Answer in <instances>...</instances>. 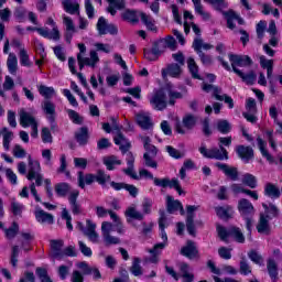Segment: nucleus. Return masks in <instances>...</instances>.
<instances>
[{
	"mask_svg": "<svg viewBox=\"0 0 282 282\" xmlns=\"http://www.w3.org/2000/svg\"><path fill=\"white\" fill-rule=\"evenodd\" d=\"M39 93L46 99L42 102V109L46 116V120L51 124V131H58V124H56V105L50 100L56 94L54 87L40 86Z\"/></svg>",
	"mask_w": 282,
	"mask_h": 282,
	"instance_id": "obj_1",
	"label": "nucleus"
},
{
	"mask_svg": "<svg viewBox=\"0 0 282 282\" xmlns=\"http://www.w3.org/2000/svg\"><path fill=\"white\" fill-rule=\"evenodd\" d=\"M218 147L219 148H206V144L202 143L200 148L198 149L199 153L203 158L207 160H228V150L224 147H230L232 144V137H220L218 139Z\"/></svg>",
	"mask_w": 282,
	"mask_h": 282,
	"instance_id": "obj_2",
	"label": "nucleus"
},
{
	"mask_svg": "<svg viewBox=\"0 0 282 282\" xmlns=\"http://www.w3.org/2000/svg\"><path fill=\"white\" fill-rule=\"evenodd\" d=\"M29 160V173L26 174V180L32 182L35 180V183L30 185L31 195L35 198V202L41 203V196L36 192V186H43V174H41V163L36 160H33L32 155L28 156Z\"/></svg>",
	"mask_w": 282,
	"mask_h": 282,
	"instance_id": "obj_3",
	"label": "nucleus"
},
{
	"mask_svg": "<svg viewBox=\"0 0 282 282\" xmlns=\"http://www.w3.org/2000/svg\"><path fill=\"white\" fill-rule=\"evenodd\" d=\"M159 227L161 230V238L163 239V242L154 245V247L149 250L150 254H152V257L150 258L151 263H158V257H160L162 250L166 248V241H169V237L166 236V231L164 230V228H166V214L164 213V210H160Z\"/></svg>",
	"mask_w": 282,
	"mask_h": 282,
	"instance_id": "obj_4",
	"label": "nucleus"
},
{
	"mask_svg": "<svg viewBox=\"0 0 282 282\" xmlns=\"http://www.w3.org/2000/svg\"><path fill=\"white\" fill-rule=\"evenodd\" d=\"M151 208H153V199L148 197L143 198L142 202L143 213L135 207H128L124 212L128 224H131L132 219L135 221H144V215H151Z\"/></svg>",
	"mask_w": 282,
	"mask_h": 282,
	"instance_id": "obj_5",
	"label": "nucleus"
},
{
	"mask_svg": "<svg viewBox=\"0 0 282 282\" xmlns=\"http://www.w3.org/2000/svg\"><path fill=\"white\" fill-rule=\"evenodd\" d=\"M203 91H206V94H210V91H213V96L216 98V100H219L220 102L224 101L226 105H228L229 109H235V100H232V97L226 94L221 95V88L215 85L204 84Z\"/></svg>",
	"mask_w": 282,
	"mask_h": 282,
	"instance_id": "obj_6",
	"label": "nucleus"
},
{
	"mask_svg": "<svg viewBox=\"0 0 282 282\" xmlns=\"http://www.w3.org/2000/svg\"><path fill=\"white\" fill-rule=\"evenodd\" d=\"M150 105L156 111H164V109H166V106H167L166 91L164 88H161V89L154 91V94L150 98Z\"/></svg>",
	"mask_w": 282,
	"mask_h": 282,
	"instance_id": "obj_7",
	"label": "nucleus"
},
{
	"mask_svg": "<svg viewBox=\"0 0 282 282\" xmlns=\"http://www.w3.org/2000/svg\"><path fill=\"white\" fill-rule=\"evenodd\" d=\"M154 182L155 186H161V188H175L176 192L178 193V195H186V192H184V189H182V185H180V181L177 178H158L154 177L152 178Z\"/></svg>",
	"mask_w": 282,
	"mask_h": 282,
	"instance_id": "obj_8",
	"label": "nucleus"
},
{
	"mask_svg": "<svg viewBox=\"0 0 282 282\" xmlns=\"http://www.w3.org/2000/svg\"><path fill=\"white\" fill-rule=\"evenodd\" d=\"M86 226L87 228H85V225H83V223L80 221L77 223L78 230L84 232V235L88 237L89 241H91L93 243H98V232H96V224L87 219Z\"/></svg>",
	"mask_w": 282,
	"mask_h": 282,
	"instance_id": "obj_9",
	"label": "nucleus"
},
{
	"mask_svg": "<svg viewBox=\"0 0 282 282\" xmlns=\"http://www.w3.org/2000/svg\"><path fill=\"white\" fill-rule=\"evenodd\" d=\"M229 61L234 72H239L237 67H250L252 58L248 55L229 54Z\"/></svg>",
	"mask_w": 282,
	"mask_h": 282,
	"instance_id": "obj_10",
	"label": "nucleus"
},
{
	"mask_svg": "<svg viewBox=\"0 0 282 282\" xmlns=\"http://www.w3.org/2000/svg\"><path fill=\"white\" fill-rule=\"evenodd\" d=\"M89 56L90 57H84L82 54H77L79 69H83L85 65L91 67V69L96 67V64L100 61L98 53L96 51H90Z\"/></svg>",
	"mask_w": 282,
	"mask_h": 282,
	"instance_id": "obj_11",
	"label": "nucleus"
},
{
	"mask_svg": "<svg viewBox=\"0 0 282 282\" xmlns=\"http://www.w3.org/2000/svg\"><path fill=\"white\" fill-rule=\"evenodd\" d=\"M238 213L242 217H254V205H252L248 198H240L237 206Z\"/></svg>",
	"mask_w": 282,
	"mask_h": 282,
	"instance_id": "obj_12",
	"label": "nucleus"
},
{
	"mask_svg": "<svg viewBox=\"0 0 282 282\" xmlns=\"http://www.w3.org/2000/svg\"><path fill=\"white\" fill-rule=\"evenodd\" d=\"M181 254L187 259H199V250L193 240H188L186 246L181 249Z\"/></svg>",
	"mask_w": 282,
	"mask_h": 282,
	"instance_id": "obj_13",
	"label": "nucleus"
},
{
	"mask_svg": "<svg viewBox=\"0 0 282 282\" xmlns=\"http://www.w3.org/2000/svg\"><path fill=\"white\" fill-rule=\"evenodd\" d=\"M78 195H80V192L74 189L68 196V203L73 215H83V205L78 203Z\"/></svg>",
	"mask_w": 282,
	"mask_h": 282,
	"instance_id": "obj_14",
	"label": "nucleus"
},
{
	"mask_svg": "<svg viewBox=\"0 0 282 282\" xmlns=\"http://www.w3.org/2000/svg\"><path fill=\"white\" fill-rule=\"evenodd\" d=\"M216 167L219 169V171H223V173L226 175V177H229L231 182H237L239 180V170L237 167H232L226 163H216Z\"/></svg>",
	"mask_w": 282,
	"mask_h": 282,
	"instance_id": "obj_15",
	"label": "nucleus"
},
{
	"mask_svg": "<svg viewBox=\"0 0 282 282\" xmlns=\"http://www.w3.org/2000/svg\"><path fill=\"white\" fill-rule=\"evenodd\" d=\"M97 30L100 34V36H102L104 34H118V28H116V25L113 24H108L107 20L105 18H99L98 23H97Z\"/></svg>",
	"mask_w": 282,
	"mask_h": 282,
	"instance_id": "obj_16",
	"label": "nucleus"
},
{
	"mask_svg": "<svg viewBox=\"0 0 282 282\" xmlns=\"http://www.w3.org/2000/svg\"><path fill=\"white\" fill-rule=\"evenodd\" d=\"M236 153L240 160H243L246 164L250 162V160H254V150L251 147L246 145H237Z\"/></svg>",
	"mask_w": 282,
	"mask_h": 282,
	"instance_id": "obj_17",
	"label": "nucleus"
},
{
	"mask_svg": "<svg viewBox=\"0 0 282 282\" xmlns=\"http://www.w3.org/2000/svg\"><path fill=\"white\" fill-rule=\"evenodd\" d=\"M270 219H272L270 215L260 214L259 223L257 225V230L260 235H270Z\"/></svg>",
	"mask_w": 282,
	"mask_h": 282,
	"instance_id": "obj_18",
	"label": "nucleus"
},
{
	"mask_svg": "<svg viewBox=\"0 0 282 282\" xmlns=\"http://www.w3.org/2000/svg\"><path fill=\"white\" fill-rule=\"evenodd\" d=\"M111 188L115 191H127L129 192V195L132 197H138V193H140V189L135 187V185L127 184V183H116L115 181L110 182Z\"/></svg>",
	"mask_w": 282,
	"mask_h": 282,
	"instance_id": "obj_19",
	"label": "nucleus"
},
{
	"mask_svg": "<svg viewBox=\"0 0 282 282\" xmlns=\"http://www.w3.org/2000/svg\"><path fill=\"white\" fill-rule=\"evenodd\" d=\"M19 116H20V124L24 129L37 123L36 118H34V116H32V113L25 111V109H23V108L20 109Z\"/></svg>",
	"mask_w": 282,
	"mask_h": 282,
	"instance_id": "obj_20",
	"label": "nucleus"
},
{
	"mask_svg": "<svg viewBox=\"0 0 282 282\" xmlns=\"http://www.w3.org/2000/svg\"><path fill=\"white\" fill-rule=\"evenodd\" d=\"M267 270L272 282L279 281V264L274 259L269 258L267 260Z\"/></svg>",
	"mask_w": 282,
	"mask_h": 282,
	"instance_id": "obj_21",
	"label": "nucleus"
},
{
	"mask_svg": "<svg viewBox=\"0 0 282 282\" xmlns=\"http://www.w3.org/2000/svg\"><path fill=\"white\" fill-rule=\"evenodd\" d=\"M75 140L79 147H86V144L89 142V128H79V130L75 132Z\"/></svg>",
	"mask_w": 282,
	"mask_h": 282,
	"instance_id": "obj_22",
	"label": "nucleus"
},
{
	"mask_svg": "<svg viewBox=\"0 0 282 282\" xmlns=\"http://www.w3.org/2000/svg\"><path fill=\"white\" fill-rule=\"evenodd\" d=\"M34 215H35V219H36V221H39V224H48V225L54 224V215H52L41 208H37L34 213Z\"/></svg>",
	"mask_w": 282,
	"mask_h": 282,
	"instance_id": "obj_23",
	"label": "nucleus"
},
{
	"mask_svg": "<svg viewBox=\"0 0 282 282\" xmlns=\"http://www.w3.org/2000/svg\"><path fill=\"white\" fill-rule=\"evenodd\" d=\"M155 44L161 48L162 52L169 47L170 50H175L177 47V41L173 35H167L165 39H161Z\"/></svg>",
	"mask_w": 282,
	"mask_h": 282,
	"instance_id": "obj_24",
	"label": "nucleus"
},
{
	"mask_svg": "<svg viewBox=\"0 0 282 282\" xmlns=\"http://www.w3.org/2000/svg\"><path fill=\"white\" fill-rule=\"evenodd\" d=\"M215 212L219 219H232V215H235V210L230 205L215 207Z\"/></svg>",
	"mask_w": 282,
	"mask_h": 282,
	"instance_id": "obj_25",
	"label": "nucleus"
},
{
	"mask_svg": "<svg viewBox=\"0 0 282 282\" xmlns=\"http://www.w3.org/2000/svg\"><path fill=\"white\" fill-rule=\"evenodd\" d=\"M113 140H115V144H117V147H119V149L123 155H124V153H127L129 151V149H131V142H129L124 138V134L118 133V134H116Z\"/></svg>",
	"mask_w": 282,
	"mask_h": 282,
	"instance_id": "obj_26",
	"label": "nucleus"
},
{
	"mask_svg": "<svg viewBox=\"0 0 282 282\" xmlns=\"http://www.w3.org/2000/svg\"><path fill=\"white\" fill-rule=\"evenodd\" d=\"M51 256L53 259H63V240L51 241Z\"/></svg>",
	"mask_w": 282,
	"mask_h": 282,
	"instance_id": "obj_27",
	"label": "nucleus"
},
{
	"mask_svg": "<svg viewBox=\"0 0 282 282\" xmlns=\"http://www.w3.org/2000/svg\"><path fill=\"white\" fill-rule=\"evenodd\" d=\"M64 24L66 26V41L68 43H72V39L74 34H76V26L74 25V21L69 17H64L63 18Z\"/></svg>",
	"mask_w": 282,
	"mask_h": 282,
	"instance_id": "obj_28",
	"label": "nucleus"
},
{
	"mask_svg": "<svg viewBox=\"0 0 282 282\" xmlns=\"http://www.w3.org/2000/svg\"><path fill=\"white\" fill-rule=\"evenodd\" d=\"M143 149H145L144 155H150L151 158H158V148L151 144V138L142 137Z\"/></svg>",
	"mask_w": 282,
	"mask_h": 282,
	"instance_id": "obj_29",
	"label": "nucleus"
},
{
	"mask_svg": "<svg viewBox=\"0 0 282 282\" xmlns=\"http://www.w3.org/2000/svg\"><path fill=\"white\" fill-rule=\"evenodd\" d=\"M79 188H85V184L88 186L96 182V175L94 174H84L83 172H78L77 176Z\"/></svg>",
	"mask_w": 282,
	"mask_h": 282,
	"instance_id": "obj_30",
	"label": "nucleus"
},
{
	"mask_svg": "<svg viewBox=\"0 0 282 282\" xmlns=\"http://www.w3.org/2000/svg\"><path fill=\"white\" fill-rule=\"evenodd\" d=\"M164 54L163 51H161L160 46L154 42L151 51H144V57L148 61H158L160 56Z\"/></svg>",
	"mask_w": 282,
	"mask_h": 282,
	"instance_id": "obj_31",
	"label": "nucleus"
},
{
	"mask_svg": "<svg viewBox=\"0 0 282 282\" xmlns=\"http://www.w3.org/2000/svg\"><path fill=\"white\" fill-rule=\"evenodd\" d=\"M257 142H258V148L260 150L262 158H265V160L269 161V164H274V158L271 156L270 152H268V149H265V147H267L265 141H263V139L258 137Z\"/></svg>",
	"mask_w": 282,
	"mask_h": 282,
	"instance_id": "obj_32",
	"label": "nucleus"
},
{
	"mask_svg": "<svg viewBox=\"0 0 282 282\" xmlns=\"http://www.w3.org/2000/svg\"><path fill=\"white\" fill-rule=\"evenodd\" d=\"M181 206L182 202L175 200V198H173V196L171 195L166 196V210L167 213H170V215H173V213H177Z\"/></svg>",
	"mask_w": 282,
	"mask_h": 282,
	"instance_id": "obj_33",
	"label": "nucleus"
},
{
	"mask_svg": "<svg viewBox=\"0 0 282 282\" xmlns=\"http://www.w3.org/2000/svg\"><path fill=\"white\" fill-rule=\"evenodd\" d=\"M137 123L141 129L149 130L153 127V122L151 121V117L149 115L139 113L137 115Z\"/></svg>",
	"mask_w": 282,
	"mask_h": 282,
	"instance_id": "obj_34",
	"label": "nucleus"
},
{
	"mask_svg": "<svg viewBox=\"0 0 282 282\" xmlns=\"http://www.w3.org/2000/svg\"><path fill=\"white\" fill-rule=\"evenodd\" d=\"M236 74L246 85H254L257 83V75L252 72H236Z\"/></svg>",
	"mask_w": 282,
	"mask_h": 282,
	"instance_id": "obj_35",
	"label": "nucleus"
},
{
	"mask_svg": "<svg viewBox=\"0 0 282 282\" xmlns=\"http://www.w3.org/2000/svg\"><path fill=\"white\" fill-rule=\"evenodd\" d=\"M229 237H234L235 241L238 243H246V236L239 227H229Z\"/></svg>",
	"mask_w": 282,
	"mask_h": 282,
	"instance_id": "obj_36",
	"label": "nucleus"
},
{
	"mask_svg": "<svg viewBox=\"0 0 282 282\" xmlns=\"http://www.w3.org/2000/svg\"><path fill=\"white\" fill-rule=\"evenodd\" d=\"M104 164L108 171H113L116 166H120V164H122V161L118 160V156L116 155H110L104 158Z\"/></svg>",
	"mask_w": 282,
	"mask_h": 282,
	"instance_id": "obj_37",
	"label": "nucleus"
},
{
	"mask_svg": "<svg viewBox=\"0 0 282 282\" xmlns=\"http://www.w3.org/2000/svg\"><path fill=\"white\" fill-rule=\"evenodd\" d=\"M141 21L144 23L148 30L151 32H158V26H155V20L151 18V15H148L147 13H140Z\"/></svg>",
	"mask_w": 282,
	"mask_h": 282,
	"instance_id": "obj_38",
	"label": "nucleus"
},
{
	"mask_svg": "<svg viewBox=\"0 0 282 282\" xmlns=\"http://www.w3.org/2000/svg\"><path fill=\"white\" fill-rule=\"evenodd\" d=\"M264 194L268 197H273L274 199H279L281 197V191L272 183H268L264 188Z\"/></svg>",
	"mask_w": 282,
	"mask_h": 282,
	"instance_id": "obj_39",
	"label": "nucleus"
},
{
	"mask_svg": "<svg viewBox=\"0 0 282 282\" xmlns=\"http://www.w3.org/2000/svg\"><path fill=\"white\" fill-rule=\"evenodd\" d=\"M140 263V258H133L132 265L130 267V272L133 274V276H142V274H144Z\"/></svg>",
	"mask_w": 282,
	"mask_h": 282,
	"instance_id": "obj_40",
	"label": "nucleus"
},
{
	"mask_svg": "<svg viewBox=\"0 0 282 282\" xmlns=\"http://www.w3.org/2000/svg\"><path fill=\"white\" fill-rule=\"evenodd\" d=\"M239 271L240 274H243L245 276H248V274H252V267H250V263H248V259L246 257H241L240 263H239Z\"/></svg>",
	"mask_w": 282,
	"mask_h": 282,
	"instance_id": "obj_41",
	"label": "nucleus"
},
{
	"mask_svg": "<svg viewBox=\"0 0 282 282\" xmlns=\"http://www.w3.org/2000/svg\"><path fill=\"white\" fill-rule=\"evenodd\" d=\"M193 47L197 54H202V50H213V45L208 43H204V40L202 39H195L193 43Z\"/></svg>",
	"mask_w": 282,
	"mask_h": 282,
	"instance_id": "obj_42",
	"label": "nucleus"
},
{
	"mask_svg": "<svg viewBox=\"0 0 282 282\" xmlns=\"http://www.w3.org/2000/svg\"><path fill=\"white\" fill-rule=\"evenodd\" d=\"M197 124V117L193 115H185L183 117V127L184 129H187V131H191Z\"/></svg>",
	"mask_w": 282,
	"mask_h": 282,
	"instance_id": "obj_43",
	"label": "nucleus"
},
{
	"mask_svg": "<svg viewBox=\"0 0 282 282\" xmlns=\"http://www.w3.org/2000/svg\"><path fill=\"white\" fill-rule=\"evenodd\" d=\"M1 133L3 138V148L6 151H10V142H12L13 133L12 131H9L8 128H3Z\"/></svg>",
	"mask_w": 282,
	"mask_h": 282,
	"instance_id": "obj_44",
	"label": "nucleus"
},
{
	"mask_svg": "<svg viewBox=\"0 0 282 282\" xmlns=\"http://www.w3.org/2000/svg\"><path fill=\"white\" fill-rule=\"evenodd\" d=\"M192 1L194 3L195 11L197 12V14L203 17L205 21H208V19H210V13L205 12L204 7L202 6V1L200 0H192Z\"/></svg>",
	"mask_w": 282,
	"mask_h": 282,
	"instance_id": "obj_45",
	"label": "nucleus"
},
{
	"mask_svg": "<svg viewBox=\"0 0 282 282\" xmlns=\"http://www.w3.org/2000/svg\"><path fill=\"white\" fill-rule=\"evenodd\" d=\"M23 204L17 202V199L11 200V213L14 215V217H21L23 215Z\"/></svg>",
	"mask_w": 282,
	"mask_h": 282,
	"instance_id": "obj_46",
	"label": "nucleus"
},
{
	"mask_svg": "<svg viewBox=\"0 0 282 282\" xmlns=\"http://www.w3.org/2000/svg\"><path fill=\"white\" fill-rule=\"evenodd\" d=\"M242 184H245V186H249V188H257V176L250 173L245 174L242 177Z\"/></svg>",
	"mask_w": 282,
	"mask_h": 282,
	"instance_id": "obj_47",
	"label": "nucleus"
},
{
	"mask_svg": "<svg viewBox=\"0 0 282 282\" xmlns=\"http://www.w3.org/2000/svg\"><path fill=\"white\" fill-rule=\"evenodd\" d=\"M55 193L58 197H66L67 193H69V184L59 183L55 185Z\"/></svg>",
	"mask_w": 282,
	"mask_h": 282,
	"instance_id": "obj_48",
	"label": "nucleus"
},
{
	"mask_svg": "<svg viewBox=\"0 0 282 282\" xmlns=\"http://www.w3.org/2000/svg\"><path fill=\"white\" fill-rule=\"evenodd\" d=\"M248 258L250 261H252V263H256V265H263V256H261L256 250H250L248 252Z\"/></svg>",
	"mask_w": 282,
	"mask_h": 282,
	"instance_id": "obj_49",
	"label": "nucleus"
},
{
	"mask_svg": "<svg viewBox=\"0 0 282 282\" xmlns=\"http://www.w3.org/2000/svg\"><path fill=\"white\" fill-rule=\"evenodd\" d=\"M181 272L184 282H193L195 280V275L188 272V264L182 263L181 264Z\"/></svg>",
	"mask_w": 282,
	"mask_h": 282,
	"instance_id": "obj_50",
	"label": "nucleus"
},
{
	"mask_svg": "<svg viewBox=\"0 0 282 282\" xmlns=\"http://www.w3.org/2000/svg\"><path fill=\"white\" fill-rule=\"evenodd\" d=\"M96 182H98V184H107V182L111 181V176L107 173H105L104 170H98L97 174L95 176Z\"/></svg>",
	"mask_w": 282,
	"mask_h": 282,
	"instance_id": "obj_51",
	"label": "nucleus"
},
{
	"mask_svg": "<svg viewBox=\"0 0 282 282\" xmlns=\"http://www.w3.org/2000/svg\"><path fill=\"white\" fill-rule=\"evenodd\" d=\"M262 208H264L267 215H271L270 217H279V207L273 204H262Z\"/></svg>",
	"mask_w": 282,
	"mask_h": 282,
	"instance_id": "obj_52",
	"label": "nucleus"
},
{
	"mask_svg": "<svg viewBox=\"0 0 282 282\" xmlns=\"http://www.w3.org/2000/svg\"><path fill=\"white\" fill-rule=\"evenodd\" d=\"M66 113H68V118L74 124H83V117H80L78 112L72 109H67Z\"/></svg>",
	"mask_w": 282,
	"mask_h": 282,
	"instance_id": "obj_53",
	"label": "nucleus"
},
{
	"mask_svg": "<svg viewBox=\"0 0 282 282\" xmlns=\"http://www.w3.org/2000/svg\"><path fill=\"white\" fill-rule=\"evenodd\" d=\"M167 95H169V105L173 106L175 105V100H180L183 98L182 93L175 91L171 88H167Z\"/></svg>",
	"mask_w": 282,
	"mask_h": 282,
	"instance_id": "obj_54",
	"label": "nucleus"
},
{
	"mask_svg": "<svg viewBox=\"0 0 282 282\" xmlns=\"http://www.w3.org/2000/svg\"><path fill=\"white\" fill-rule=\"evenodd\" d=\"M165 150L169 153L170 158H173L174 160H182V158H184V153L173 148L172 145H167Z\"/></svg>",
	"mask_w": 282,
	"mask_h": 282,
	"instance_id": "obj_55",
	"label": "nucleus"
},
{
	"mask_svg": "<svg viewBox=\"0 0 282 282\" xmlns=\"http://www.w3.org/2000/svg\"><path fill=\"white\" fill-rule=\"evenodd\" d=\"M35 274L41 282H52V278L47 274V269L36 268Z\"/></svg>",
	"mask_w": 282,
	"mask_h": 282,
	"instance_id": "obj_56",
	"label": "nucleus"
},
{
	"mask_svg": "<svg viewBox=\"0 0 282 282\" xmlns=\"http://www.w3.org/2000/svg\"><path fill=\"white\" fill-rule=\"evenodd\" d=\"M41 138L44 144H52V142L54 141L50 128H42Z\"/></svg>",
	"mask_w": 282,
	"mask_h": 282,
	"instance_id": "obj_57",
	"label": "nucleus"
},
{
	"mask_svg": "<svg viewBox=\"0 0 282 282\" xmlns=\"http://www.w3.org/2000/svg\"><path fill=\"white\" fill-rule=\"evenodd\" d=\"M123 21H129L130 23H138V14L135 11L127 10L122 13Z\"/></svg>",
	"mask_w": 282,
	"mask_h": 282,
	"instance_id": "obj_58",
	"label": "nucleus"
},
{
	"mask_svg": "<svg viewBox=\"0 0 282 282\" xmlns=\"http://www.w3.org/2000/svg\"><path fill=\"white\" fill-rule=\"evenodd\" d=\"M64 10H66L69 14H76L78 12V8L80 6L78 3H72L67 0L63 1Z\"/></svg>",
	"mask_w": 282,
	"mask_h": 282,
	"instance_id": "obj_59",
	"label": "nucleus"
},
{
	"mask_svg": "<svg viewBox=\"0 0 282 282\" xmlns=\"http://www.w3.org/2000/svg\"><path fill=\"white\" fill-rule=\"evenodd\" d=\"M12 153L18 160H23V158L28 155V152L25 151V149H23V147H21L20 144H15L13 147Z\"/></svg>",
	"mask_w": 282,
	"mask_h": 282,
	"instance_id": "obj_60",
	"label": "nucleus"
},
{
	"mask_svg": "<svg viewBox=\"0 0 282 282\" xmlns=\"http://www.w3.org/2000/svg\"><path fill=\"white\" fill-rule=\"evenodd\" d=\"M19 246H13L12 247V251H11V258H10V263L13 268H17L18 263H19Z\"/></svg>",
	"mask_w": 282,
	"mask_h": 282,
	"instance_id": "obj_61",
	"label": "nucleus"
},
{
	"mask_svg": "<svg viewBox=\"0 0 282 282\" xmlns=\"http://www.w3.org/2000/svg\"><path fill=\"white\" fill-rule=\"evenodd\" d=\"M9 72H17L18 59L14 53H10L7 61Z\"/></svg>",
	"mask_w": 282,
	"mask_h": 282,
	"instance_id": "obj_62",
	"label": "nucleus"
},
{
	"mask_svg": "<svg viewBox=\"0 0 282 282\" xmlns=\"http://www.w3.org/2000/svg\"><path fill=\"white\" fill-rule=\"evenodd\" d=\"M217 129L220 133L226 134V133H230L231 127L228 120H219L217 122Z\"/></svg>",
	"mask_w": 282,
	"mask_h": 282,
	"instance_id": "obj_63",
	"label": "nucleus"
},
{
	"mask_svg": "<svg viewBox=\"0 0 282 282\" xmlns=\"http://www.w3.org/2000/svg\"><path fill=\"white\" fill-rule=\"evenodd\" d=\"M260 65L262 69H267V72H272L274 62L272 59H267L265 56H260Z\"/></svg>",
	"mask_w": 282,
	"mask_h": 282,
	"instance_id": "obj_64",
	"label": "nucleus"
}]
</instances>
